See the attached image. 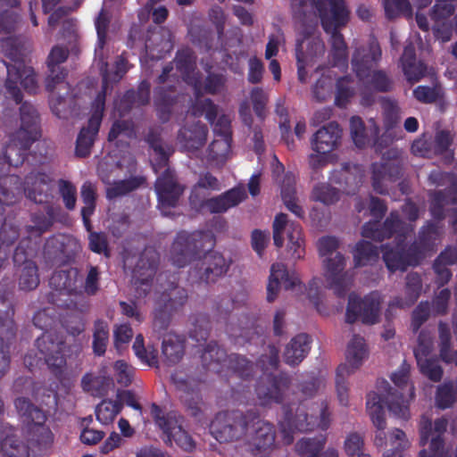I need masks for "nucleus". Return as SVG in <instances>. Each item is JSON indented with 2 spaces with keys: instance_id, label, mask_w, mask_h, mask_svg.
Here are the masks:
<instances>
[{
  "instance_id": "69168bd1",
  "label": "nucleus",
  "mask_w": 457,
  "mask_h": 457,
  "mask_svg": "<svg viewBox=\"0 0 457 457\" xmlns=\"http://www.w3.org/2000/svg\"><path fill=\"white\" fill-rule=\"evenodd\" d=\"M211 330L209 318L206 314H197L194 317L189 329V337L196 342L206 341Z\"/></svg>"
},
{
  "instance_id": "4be33fe9",
  "label": "nucleus",
  "mask_w": 457,
  "mask_h": 457,
  "mask_svg": "<svg viewBox=\"0 0 457 457\" xmlns=\"http://www.w3.org/2000/svg\"><path fill=\"white\" fill-rule=\"evenodd\" d=\"M154 187L161 208L177 206L185 189L177 181L174 170L169 167L157 178Z\"/></svg>"
},
{
  "instance_id": "4468645a",
  "label": "nucleus",
  "mask_w": 457,
  "mask_h": 457,
  "mask_svg": "<svg viewBox=\"0 0 457 457\" xmlns=\"http://www.w3.org/2000/svg\"><path fill=\"white\" fill-rule=\"evenodd\" d=\"M291 382V377L285 372L265 374L259 379L255 388L259 404L267 407L273 403H281Z\"/></svg>"
},
{
  "instance_id": "2eb2a0df",
  "label": "nucleus",
  "mask_w": 457,
  "mask_h": 457,
  "mask_svg": "<svg viewBox=\"0 0 457 457\" xmlns=\"http://www.w3.org/2000/svg\"><path fill=\"white\" fill-rule=\"evenodd\" d=\"M380 297L377 292H371L363 298L350 294L345 312V321L353 324L358 319L363 324L373 325L378 321Z\"/></svg>"
},
{
  "instance_id": "cd10ccee",
  "label": "nucleus",
  "mask_w": 457,
  "mask_h": 457,
  "mask_svg": "<svg viewBox=\"0 0 457 457\" xmlns=\"http://www.w3.org/2000/svg\"><path fill=\"white\" fill-rule=\"evenodd\" d=\"M2 50L9 60V62L3 61L8 73V87L13 90L15 87L11 86L13 83V79L19 78L18 72L25 64L22 48L16 38L7 37L2 41Z\"/></svg>"
},
{
  "instance_id": "6ab92c4d",
  "label": "nucleus",
  "mask_w": 457,
  "mask_h": 457,
  "mask_svg": "<svg viewBox=\"0 0 457 457\" xmlns=\"http://www.w3.org/2000/svg\"><path fill=\"white\" fill-rule=\"evenodd\" d=\"M253 421L249 425L245 444L259 452L271 449L275 445L276 428L262 420L258 411L253 410Z\"/></svg>"
},
{
  "instance_id": "0eeeda50",
  "label": "nucleus",
  "mask_w": 457,
  "mask_h": 457,
  "mask_svg": "<svg viewBox=\"0 0 457 457\" xmlns=\"http://www.w3.org/2000/svg\"><path fill=\"white\" fill-rule=\"evenodd\" d=\"M35 327L46 330L52 324V319L46 312V309L37 311L33 316ZM36 346L45 359L51 372L60 378L66 366L64 352L66 344L55 333L45 331L36 340Z\"/></svg>"
},
{
  "instance_id": "37998d69",
  "label": "nucleus",
  "mask_w": 457,
  "mask_h": 457,
  "mask_svg": "<svg viewBox=\"0 0 457 457\" xmlns=\"http://www.w3.org/2000/svg\"><path fill=\"white\" fill-rule=\"evenodd\" d=\"M162 29L148 31L145 48L147 56L152 60H160L171 48L170 39H165L162 34Z\"/></svg>"
},
{
  "instance_id": "e2e57ef3",
  "label": "nucleus",
  "mask_w": 457,
  "mask_h": 457,
  "mask_svg": "<svg viewBox=\"0 0 457 457\" xmlns=\"http://www.w3.org/2000/svg\"><path fill=\"white\" fill-rule=\"evenodd\" d=\"M353 79L349 76L340 77L336 83L335 104L338 107H345L354 95Z\"/></svg>"
},
{
  "instance_id": "338daca9",
  "label": "nucleus",
  "mask_w": 457,
  "mask_h": 457,
  "mask_svg": "<svg viewBox=\"0 0 457 457\" xmlns=\"http://www.w3.org/2000/svg\"><path fill=\"white\" fill-rule=\"evenodd\" d=\"M192 113L196 117L204 115L213 124L218 116V106L210 98L196 99L192 106Z\"/></svg>"
},
{
  "instance_id": "9b49d317",
  "label": "nucleus",
  "mask_w": 457,
  "mask_h": 457,
  "mask_svg": "<svg viewBox=\"0 0 457 457\" xmlns=\"http://www.w3.org/2000/svg\"><path fill=\"white\" fill-rule=\"evenodd\" d=\"M203 257L190 270V277L198 283L205 285L215 284L226 276L232 264L231 259H227L222 253L206 250Z\"/></svg>"
},
{
  "instance_id": "a18cd8bd",
  "label": "nucleus",
  "mask_w": 457,
  "mask_h": 457,
  "mask_svg": "<svg viewBox=\"0 0 457 457\" xmlns=\"http://www.w3.org/2000/svg\"><path fill=\"white\" fill-rule=\"evenodd\" d=\"M173 62L182 79L187 83H190V75L194 72L196 66L195 52L189 47L179 49Z\"/></svg>"
},
{
  "instance_id": "423d86ee",
  "label": "nucleus",
  "mask_w": 457,
  "mask_h": 457,
  "mask_svg": "<svg viewBox=\"0 0 457 457\" xmlns=\"http://www.w3.org/2000/svg\"><path fill=\"white\" fill-rule=\"evenodd\" d=\"M216 239L212 231L179 230L170 248L169 258L178 268H184L199 259L204 252L212 249Z\"/></svg>"
},
{
  "instance_id": "58836bf2",
  "label": "nucleus",
  "mask_w": 457,
  "mask_h": 457,
  "mask_svg": "<svg viewBox=\"0 0 457 457\" xmlns=\"http://www.w3.org/2000/svg\"><path fill=\"white\" fill-rule=\"evenodd\" d=\"M21 188L19 176H0V217L4 213V205H12L17 202Z\"/></svg>"
},
{
  "instance_id": "7c9ffc66",
  "label": "nucleus",
  "mask_w": 457,
  "mask_h": 457,
  "mask_svg": "<svg viewBox=\"0 0 457 457\" xmlns=\"http://www.w3.org/2000/svg\"><path fill=\"white\" fill-rule=\"evenodd\" d=\"M101 126V112L92 113L88 119L87 125L83 127L76 140L75 154L79 158L87 157L99 132Z\"/></svg>"
},
{
  "instance_id": "4c0bfd02",
  "label": "nucleus",
  "mask_w": 457,
  "mask_h": 457,
  "mask_svg": "<svg viewBox=\"0 0 457 457\" xmlns=\"http://www.w3.org/2000/svg\"><path fill=\"white\" fill-rule=\"evenodd\" d=\"M150 83L147 80H143L137 90H127L120 101V111L128 112L134 105L144 106L148 104L150 102Z\"/></svg>"
},
{
  "instance_id": "473e14b6",
  "label": "nucleus",
  "mask_w": 457,
  "mask_h": 457,
  "mask_svg": "<svg viewBox=\"0 0 457 457\" xmlns=\"http://www.w3.org/2000/svg\"><path fill=\"white\" fill-rule=\"evenodd\" d=\"M145 140L155 154L154 162L153 163L154 171L158 172L159 170L167 167L173 149L170 145L162 142L160 131L157 129H150Z\"/></svg>"
},
{
  "instance_id": "09e8293b",
  "label": "nucleus",
  "mask_w": 457,
  "mask_h": 457,
  "mask_svg": "<svg viewBox=\"0 0 457 457\" xmlns=\"http://www.w3.org/2000/svg\"><path fill=\"white\" fill-rule=\"evenodd\" d=\"M144 182L145 179L143 177H131L127 179L114 181L107 187L106 197L108 199H115L125 195L137 189Z\"/></svg>"
},
{
  "instance_id": "0e129e2a",
  "label": "nucleus",
  "mask_w": 457,
  "mask_h": 457,
  "mask_svg": "<svg viewBox=\"0 0 457 457\" xmlns=\"http://www.w3.org/2000/svg\"><path fill=\"white\" fill-rule=\"evenodd\" d=\"M362 81L377 92H389L394 87L393 80L386 72L382 70L371 71L369 78Z\"/></svg>"
},
{
  "instance_id": "a19ab883",
  "label": "nucleus",
  "mask_w": 457,
  "mask_h": 457,
  "mask_svg": "<svg viewBox=\"0 0 457 457\" xmlns=\"http://www.w3.org/2000/svg\"><path fill=\"white\" fill-rule=\"evenodd\" d=\"M176 385L178 389L181 391L179 396L181 402L191 411L192 415L196 416L200 411L199 404L202 400L199 384L196 382L191 383L188 380H178Z\"/></svg>"
},
{
  "instance_id": "ddd939ff",
  "label": "nucleus",
  "mask_w": 457,
  "mask_h": 457,
  "mask_svg": "<svg viewBox=\"0 0 457 457\" xmlns=\"http://www.w3.org/2000/svg\"><path fill=\"white\" fill-rule=\"evenodd\" d=\"M15 408L22 418L23 422L29 427L30 431H39L36 436V442L38 445L47 446L54 441V434L51 429L45 425L47 415L41 408L33 404L26 397H18L14 401Z\"/></svg>"
},
{
  "instance_id": "8fccbe9b",
  "label": "nucleus",
  "mask_w": 457,
  "mask_h": 457,
  "mask_svg": "<svg viewBox=\"0 0 457 457\" xmlns=\"http://www.w3.org/2000/svg\"><path fill=\"white\" fill-rule=\"evenodd\" d=\"M120 137V141L126 145H129V140L137 137L135 125L132 120H118L112 123L108 134V141L112 142Z\"/></svg>"
},
{
  "instance_id": "79ce46f5",
  "label": "nucleus",
  "mask_w": 457,
  "mask_h": 457,
  "mask_svg": "<svg viewBox=\"0 0 457 457\" xmlns=\"http://www.w3.org/2000/svg\"><path fill=\"white\" fill-rule=\"evenodd\" d=\"M185 353V340L181 337L169 333L162 343V353L164 361L169 365L178 363L183 357Z\"/></svg>"
},
{
  "instance_id": "c9c22d12",
  "label": "nucleus",
  "mask_w": 457,
  "mask_h": 457,
  "mask_svg": "<svg viewBox=\"0 0 457 457\" xmlns=\"http://www.w3.org/2000/svg\"><path fill=\"white\" fill-rule=\"evenodd\" d=\"M151 415L155 424L170 439V436L182 427V417L175 411L165 412L158 404H151Z\"/></svg>"
},
{
  "instance_id": "f3484780",
  "label": "nucleus",
  "mask_w": 457,
  "mask_h": 457,
  "mask_svg": "<svg viewBox=\"0 0 457 457\" xmlns=\"http://www.w3.org/2000/svg\"><path fill=\"white\" fill-rule=\"evenodd\" d=\"M14 309L5 299L0 304V379L10 369V346L16 336V326L13 320Z\"/></svg>"
},
{
  "instance_id": "72a5a7b5",
  "label": "nucleus",
  "mask_w": 457,
  "mask_h": 457,
  "mask_svg": "<svg viewBox=\"0 0 457 457\" xmlns=\"http://www.w3.org/2000/svg\"><path fill=\"white\" fill-rule=\"evenodd\" d=\"M175 86H160L154 89V104L158 112L159 119L163 122L169 120L172 107L178 100Z\"/></svg>"
},
{
  "instance_id": "4d7b16f0",
  "label": "nucleus",
  "mask_w": 457,
  "mask_h": 457,
  "mask_svg": "<svg viewBox=\"0 0 457 457\" xmlns=\"http://www.w3.org/2000/svg\"><path fill=\"white\" fill-rule=\"evenodd\" d=\"M313 28H308L303 29L299 33V37L297 38H303L304 36L305 39H309L307 51L304 52L305 59L308 60L309 62H314L316 59L323 56L325 53V45L323 41L319 37H311V35L313 31Z\"/></svg>"
},
{
  "instance_id": "c03bdc74",
  "label": "nucleus",
  "mask_w": 457,
  "mask_h": 457,
  "mask_svg": "<svg viewBox=\"0 0 457 457\" xmlns=\"http://www.w3.org/2000/svg\"><path fill=\"white\" fill-rule=\"evenodd\" d=\"M92 350L96 356H104L110 342V325L104 319L94 321Z\"/></svg>"
},
{
  "instance_id": "603ef678",
  "label": "nucleus",
  "mask_w": 457,
  "mask_h": 457,
  "mask_svg": "<svg viewBox=\"0 0 457 457\" xmlns=\"http://www.w3.org/2000/svg\"><path fill=\"white\" fill-rule=\"evenodd\" d=\"M132 348L136 356L141 361V362L147 364L148 366L156 367L158 365V350L152 345L145 346L144 337L142 334L136 336Z\"/></svg>"
},
{
  "instance_id": "3c124183",
  "label": "nucleus",
  "mask_w": 457,
  "mask_h": 457,
  "mask_svg": "<svg viewBox=\"0 0 457 457\" xmlns=\"http://www.w3.org/2000/svg\"><path fill=\"white\" fill-rule=\"evenodd\" d=\"M218 191L220 189L219 179L211 172L206 171L200 174L199 179L191 190L189 203L193 204L194 200H199L204 197L202 190Z\"/></svg>"
},
{
  "instance_id": "13d9d810",
  "label": "nucleus",
  "mask_w": 457,
  "mask_h": 457,
  "mask_svg": "<svg viewBox=\"0 0 457 457\" xmlns=\"http://www.w3.org/2000/svg\"><path fill=\"white\" fill-rule=\"evenodd\" d=\"M232 139L215 137L208 147V159L217 163L224 162L231 149Z\"/></svg>"
},
{
  "instance_id": "f704fd0d",
  "label": "nucleus",
  "mask_w": 457,
  "mask_h": 457,
  "mask_svg": "<svg viewBox=\"0 0 457 457\" xmlns=\"http://www.w3.org/2000/svg\"><path fill=\"white\" fill-rule=\"evenodd\" d=\"M311 337L307 334L296 335L285 348L284 361L290 366L298 365L311 350Z\"/></svg>"
},
{
  "instance_id": "c85d7f7f",
  "label": "nucleus",
  "mask_w": 457,
  "mask_h": 457,
  "mask_svg": "<svg viewBox=\"0 0 457 457\" xmlns=\"http://www.w3.org/2000/svg\"><path fill=\"white\" fill-rule=\"evenodd\" d=\"M371 170L372 187L380 195L387 194L386 181L395 182L402 176L401 165L393 162H375L371 165Z\"/></svg>"
},
{
  "instance_id": "bf43d9fd",
  "label": "nucleus",
  "mask_w": 457,
  "mask_h": 457,
  "mask_svg": "<svg viewBox=\"0 0 457 457\" xmlns=\"http://www.w3.org/2000/svg\"><path fill=\"white\" fill-rule=\"evenodd\" d=\"M39 285L38 268L35 262H26L19 278V287L23 291H31Z\"/></svg>"
},
{
  "instance_id": "dca6fc26",
  "label": "nucleus",
  "mask_w": 457,
  "mask_h": 457,
  "mask_svg": "<svg viewBox=\"0 0 457 457\" xmlns=\"http://www.w3.org/2000/svg\"><path fill=\"white\" fill-rule=\"evenodd\" d=\"M188 295L185 288L172 287L164 291L155 301L154 325L158 329H166L172 313L180 310L187 302Z\"/></svg>"
},
{
  "instance_id": "f8f14e48",
  "label": "nucleus",
  "mask_w": 457,
  "mask_h": 457,
  "mask_svg": "<svg viewBox=\"0 0 457 457\" xmlns=\"http://www.w3.org/2000/svg\"><path fill=\"white\" fill-rule=\"evenodd\" d=\"M405 240V235H399L395 237V245L386 244L381 246L383 261L392 273L397 270L405 271L409 267H416L422 262L415 246H407Z\"/></svg>"
},
{
  "instance_id": "a878e982",
  "label": "nucleus",
  "mask_w": 457,
  "mask_h": 457,
  "mask_svg": "<svg viewBox=\"0 0 457 457\" xmlns=\"http://www.w3.org/2000/svg\"><path fill=\"white\" fill-rule=\"evenodd\" d=\"M208 127L201 121L180 128L177 140L183 151L193 153L201 149L207 141Z\"/></svg>"
},
{
  "instance_id": "39448f33",
  "label": "nucleus",
  "mask_w": 457,
  "mask_h": 457,
  "mask_svg": "<svg viewBox=\"0 0 457 457\" xmlns=\"http://www.w3.org/2000/svg\"><path fill=\"white\" fill-rule=\"evenodd\" d=\"M381 385L387 393L383 398L376 392H370L367 395L366 407L367 411L374 424V426L381 432L376 435L375 443L382 445L385 438L384 429L386 422L385 419L384 403L386 404L388 411L395 416L407 420L410 418L409 403L405 400L403 395L397 390L392 391L393 388L389 383L383 379Z\"/></svg>"
},
{
  "instance_id": "7ed1b4c3",
  "label": "nucleus",
  "mask_w": 457,
  "mask_h": 457,
  "mask_svg": "<svg viewBox=\"0 0 457 457\" xmlns=\"http://www.w3.org/2000/svg\"><path fill=\"white\" fill-rule=\"evenodd\" d=\"M69 56L67 47L55 46L52 48L47 57L48 75L46 79V89L50 93L49 104L52 112L59 119H68L72 111L68 105V100L71 95V85L66 81L68 71L61 64L63 63Z\"/></svg>"
},
{
  "instance_id": "864d4df0",
  "label": "nucleus",
  "mask_w": 457,
  "mask_h": 457,
  "mask_svg": "<svg viewBox=\"0 0 457 457\" xmlns=\"http://www.w3.org/2000/svg\"><path fill=\"white\" fill-rule=\"evenodd\" d=\"M49 285L56 291L68 295L74 294L77 290L75 277L71 276L70 270L54 271L49 279Z\"/></svg>"
},
{
  "instance_id": "5fc2aeb1",
  "label": "nucleus",
  "mask_w": 457,
  "mask_h": 457,
  "mask_svg": "<svg viewBox=\"0 0 457 457\" xmlns=\"http://www.w3.org/2000/svg\"><path fill=\"white\" fill-rule=\"evenodd\" d=\"M121 410L122 403L120 401L104 399L96 408V420L102 424H110Z\"/></svg>"
},
{
  "instance_id": "2f4dec72",
  "label": "nucleus",
  "mask_w": 457,
  "mask_h": 457,
  "mask_svg": "<svg viewBox=\"0 0 457 457\" xmlns=\"http://www.w3.org/2000/svg\"><path fill=\"white\" fill-rule=\"evenodd\" d=\"M17 76L19 78L16 79H13V83L11 85L15 88L12 90V88L8 87V77L5 80V88L7 93L18 104L21 103L23 97L19 85L21 86L26 92L29 94H36L37 90V82L34 70L26 64H23V67L19 71Z\"/></svg>"
},
{
  "instance_id": "f03ea898",
  "label": "nucleus",
  "mask_w": 457,
  "mask_h": 457,
  "mask_svg": "<svg viewBox=\"0 0 457 457\" xmlns=\"http://www.w3.org/2000/svg\"><path fill=\"white\" fill-rule=\"evenodd\" d=\"M315 411L319 415L313 412H308V405L304 401L298 403H290L282 406L283 418L278 422L279 432L284 445H290L294 442V434L298 432L312 431L316 428L321 430H327L330 425V412L328 403L322 401L320 404H315ZM314 411V404L312 406V411Z\"/></svg>"
},
{
  "instance_id": "a211bd4d",
  "label": "nucleus",
  "mask_w": 457,
  "mask_h": 457,
  "mask_svg": "<svg viewBox=\"0 0 457 457\" xmlns=\"http://www.w3.org/2000/svg\"><path fill=\"white\" fill-rule=\"evenodd\" d=\"M245 198L246 193L243 188L233 187L217 196L194 200V203L190 205L196 212L202 213H223L230 208L237 206Z\"/></svg>"
},
{
  "instance_id": "e433bc0d",
  "label": "nucleus",
  "mask_w": 457,
  "mask_h": 457,
  "mask_svg": "<svg viewBox=\"0 0 457 457\" xmlns=\"http://www.w3.org/2000/svg\"><path fill=\"white\" fill-rule=\"evenodd\" d=\"M439 228L432 221H428L419 231L418 237L411 244L423 261L428 252L433 251L438 240Z\"/></svg>"
},
{
  "instance_id": "6e6552de",
  "label": "nucleus",
  "mask_w": 457,
  "mask_h": 457,
  "mask_svg": "<svg viewBox=\"0 0 457 457\" xmlns=\"http://www.w3.org/2000/svg\"><path fill=\"white\" fill-rule=\"evenodd\" d=\"M201 361L205 370L215 373H220L227 367L243 380H249L253 377L254 365L252 361L237 353L228 355L226 350L215 341H211L204 346Z\"/></svg>"
},
{
  "instance_id": "20e7f679",
  "label": "nucleus",
  "mask_w": 457,
  "mask_h": 457,
  "mask_svg": "<svg viewBox=\"0 0 457 457\" xmlns=\"http://www.w3.org/2000/svg\"><path fill=\"white\" fill-rule=\"evenodd\" d=\"M328 9L323 2L318 3L317 9L323 29L331 35V56L334 65H345L348 61L347 45L339 29L349 21V11L345 0H327Z\"/></svg>"
},
{
  "instance_id": "412c9836",
  "label": "nucleus",
  "mask_w": 457,
  "mask_h": 457,
  "mask_svg": "<svg viewBox=\"0 0 457 457\" xmlns=\"http://www.w3.org/2000/svg\"><path fill=\"white\" fill-rule=\"evenodd\" d=\"M324 265L328 287L334 290L337 296L344 298L352 285L351 278L343 272L345 267V256L337 253L335 257L325 259Z\"/></svg>"
},
{
  "instance_id": "de8ad7c7",
  "label": "nucleus",
  "mask_w": 457,
  "mask_h": 457,
  "mask_svg": "<svg viewBox=\"0 0 457 457\" xmlns=\"http://www.w3.org/2000/svg\"><path fill=\"white\" fill-rule=\"evenodd\" d=\"M378 259V250L372 243L365 240L359 241L353 250V262L355 267L372 264Z\"/></svg>"
},
{
  "instance_id": "393cba45",
  "label": "nucleus",
  "mask_w": 457,
  "mask_h": 457,
  "mask_svg": "<svg viewBox=\"0 0 457 457\" xmlns=\"http://www.w3.org/2000/svg\"><path fill=\"white\" fill-rule=\"evenodd\" d=\"M20 181L21 188L17 199L23 192L27 198L36 204L46 202L51 179L46 172L31 171L25 177L24 182L21 178Z\"/></svg>"
},
{
  "instance_id": "5701e85b",
  "label": "nucleus",
  "mask_w": 457,
  "mask_h": 457,
  "mask_svg": "<svg viewBox=\"0 0 457 457\" xmlns=\"http://www.w3.org/2000/svg\"><path fill=\"white\" fill-rule=\"evenodd\" d=\"M381 55V48L376 40L371 41L368 48L360 47L354 51L351 62L353 71L360 80L369 78L373 68L380 61Z\"/></svg>"
},
{
  "instance_id": "052dcab7",
  "label": "nucleus",
  "mask_w": 457,
  "mask_h": 457,
  "mask_svg": "<svg viewBox=\"0 0 457 457\" xmlns=\"http://www.w3.org/2000/svg\"><path fill=\"white\" fill-rule=\"evenodd\" d=\"M239 321L240 324L237 327L233 323H228L226 325V332L235 340L242 338L245 341H250L254 321L248 315H243Z\"/></svg>"
},
{
  "instance_id": "9d476101",
  "label": "nucleus",
  "mask_w": 457,
  "mask_h": 457,
  "mask_svg": "<svg viewBox=\"0 0 457 457\" xmlns=\"http://www.w3.org/2000/svg\"><path fill=\"white\" fill-rule=\"evenodd\" d=\"M368 356V348L365 339L354 335L349 342L345 357L346 363L340 364L336 372V388L340 403L348 404V386L346 377L359 369Z\"/></svg>"
},
{
  "instance_id": "6e6d98bb",
  "label": "nucleus",
  "mask_w": 457,
  "mask_h": 457,
  "mask_svg": "<svg viewBox=\"0 0 457 457\" xmlns=\"http://www.w3.org/2000/svg\"><path fill=\"white\" fill-rule=\"evenodd\" d=\"M326 445V438H303L295 445V451L300 457H320Z\"/></svg>"
},
{
  "instance_id": "680f3d73",
  "label": "nucleus",
  "mask_w": 457,
  "mask_h": 457,
  "mask_svg": "<svg viewBox=\"0 0 457 457\" xmlns=\"http://www.w3.org/2000/svg\"><path fill=\"white\" fill-rule=\"evenodd\" d=\"M61 0H42V9L44 13H50L48 17V26L54 28L59 24L62 19L66 17L72 9L68 6H56L60 4Z\"/></svg>"
},
{
  "instance_id": "bb28decb",
  "label": "nucleus",
  "mask_w": 457,
  "mask_h": 457,
  "mask_svg": "<svg viewBox=\"0 0 457 457\" xmlns=\"http://www.w3.org/2000/svg\"><path fill=\"white\" fill-rule=\"evenodd\" d=\"M299 283L300 279L296 273H290L282 263H273L267 285V301L272 303L276 299L281 284L285 289L289 290Z\"/></svg>"
},
{
  "instance_id": "1a4fd4ad",
  "label": "nucleus",
  "mask_w": 457,
  "mask_h": 457,
  "mask_svg": "<svg viewBox=\"0 0 457 457\" xmlns=\"http://www.w3.org/2000/svg\"><path fill=\"white\" fill-rule=\"evenodd\" d=\"M253 410H232L219 412L211 423V432L220 443L243 441L245 444Z\"/></svg>"
},
{
  "instance_id": "49530a36",
  "label": "nucleus",
  "mask_w": 457,
  "mask_h": 457,
  "mask_svg": "<svg viewBox=\"0 0 457 457\" xmlns=\"http://www.w3.org/2000/svg\"><path fill=\"white\" fill-rule=\"evenodd\" d=\"M287 252L295 260L303 258L305 254L303 229L299 223L291 222L287 230Z\"/></svg>"
},
{
  "instance_id": "c756f323",
  "label": "nucleus",
  "mask_w": 457,
  "mask_h": 457,
  "mask_svg": "<svg viewBox=\"0 0 457 457\" xmlns=\"http://www.w3.org/2000/svg\"><path fill=\"white\" fill-rule=\"evenodd\" d=\"M159 264V254L154 249H145L133 271L135 284L149 286L156 273Z\"/></svg>"
},
{
  "instance_id": "b1692460",
  "label": "nucleus",
  "mask_w": 457,
  "mask_h": 457,
  "mask_svg": "<svg viewBox=\"0 0 457 457\" xmlns=\"http://www.w3.org/2000/svg\"><path fill=\"white\" fill-rule=\"evenodd\" d=\"M342 133V129L336 121L322 126L311 140L312 150L320 154L331 153L341 145Z\"/></svg>"
},
{
  "instance_id": "ea45409f",
  "label": "nucleus",
  "mask_w": 457,
  "mask_h": 457,
  "mask_svg": "<svg viewBox=\"0 0 457 457\" xmlns=\"http://www.w3.org/2000/svg\"><path fill=\"white\" fill-rule=\"evenodd\" d=\"M110 24V19L104 10H101L95 21L97 33V43L95 48L96 56L99 58V69L106 71L109 66L107 56L104 54V46L107 39V30Z\"/></svg>"
},
{
  "instance_id": "774afa93",
  "label": "nucleus",
  "mask_w": 457,
  "mask_h": 457,
  "mask_svg": "<svg viewBox=\"0 0 457 457\" xmlns=\"http://www.w3.org/2000/svg\"><path fill=\"white\" fill-rule=\"evenodd\" d=\"M312 197L326 205L335 204L339 199V191L328 184H318L312 189Z\"/></svg>"
},
{
  "instance_id": "f257e3e1",
  "label": "nucleus",
  "mask_w": 457,
  "mask_h": 457,
  "mask_svg": "<svg viewBox=\"0 0 457 457\" xmlns=\"http://www.w3.org/2000/svg\"><path fill=\"white\" fill-rule=\"evenodd\" d=\"M20 128L10 136V142L0 157V176L7 174L10 167L23 164L31 145L40 136L39 115L34 105L24 102L20 106Z\"/></svg>"
},
{
  "instance_id": "aec40b11",
  "label": "nucleus",
  "mask_w": 457,
  "mask_h": 457,
  "mask_svg": "<svg viewBox=\"0 0 457 457\" xmlns=\"http://www.w3.org/2000/svg\"><path fill=\"white\" fill-rule=\"evenodd\" d=\"M404 223L401 220L397 211H392L381 224L380 220L366 222L361 228V236L375 241L382 242L392 237L395 234H404Z\"/></svg>"
}]
</instances>
